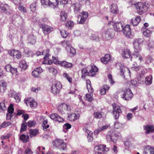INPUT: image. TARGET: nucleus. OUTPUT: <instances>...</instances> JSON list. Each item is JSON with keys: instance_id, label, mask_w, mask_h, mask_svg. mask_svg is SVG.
<instances>
[{"instance_id": "19", "label": "nucleus", "mask_w": 154, "mask_h": 154, "mask_svg": "<svg viewBox=\"0 0 154 154\" xmlns=\"http://www.w3.org/2000/svg\"><path fill=\"white\" fill-rule=\"evenodd\" d=\"M108 150V149L106 148V146L103 145H100L98 146H96L95 147L94 150L96 151L99 150L102 151H107Z\"/></svg>"}, {"instance_id": "59", "label": "nucleus", "mask_w": 154, "mask_h": 154, "mask_svg": "<svg viewBox=\"0 0 154 154\" xmlns=\"http://www.w3.org/2000/svg\"><path fill=\"white\" fill-rule=\"evenodd\" d=\"M81 15L83 18H85V20H86L88 16V14L86 12L83 11L81 13Z\"/></svg>"}, {"instance_id": "16", "label": "nucleus", "mask_w": 154, "mask_h": 154, "mask_svg": "<svg viewBox=\"0 0 154 154\" xmlns=\"http://www.w3.org/2000/svg\"><path fill=\"white\" fill-rule=\"evenodd\" d=\"M143 128L146 131L145 133L146 134L154 132V127L153 126L147 125L144 126Z\"/></svg>"}, {"instance_id": "30", "label": "nucleus", "mask_w": 154, "mask_h": 154, "mask_svg": "<svg viewBox=\"0 0 154 154\" xmlns=\"http://www.w3.org/2000/svg\"><path fill=\"white\" fill-rule=\"evenodd\" d=\"M109 88V87L106 85L103 86L102 88L100 90V94L101 95L105 94L106 92V91H107Z\"/></svg>"}, {"instance_id": "49", "label": "nucleus", "mask_w": 154, "mask_h": 154, "mask_svg": "<svg viewBox=\"0 0 154 154\" xmlns=\"http://www.w3.org/2000/svg\"><path fill=\"white\" fill-rule=\"evenodd\" d=\"M18 9L21 12H23L24 13H26L27 12V11L25 7L21 5H19Z\"/></svg>"}, {"instance_id": "17", "label": "nucleus", "mask_w": 154, "mask_h": 154, "mask_svg": "<svg viewBox=\"0 0 154 154\" xmlns=\"http://www.w3.org/2000/svg\"><path fill=\"white\" fill-rule=\"evenodd\" d=\"M42 27L44 33L45 35L49 34L52 30V28L46 25H42Z\"/></svg>"}, {"instance_id": "3", "label": "nucleus", "mask_w": 154, "mask_h": 154, "mask_svg": "<svg viewBox=\"0 0 154 154\" xmlns=\"http://www.w3.org/2000/svg\"><path fill=\"white\" fill-rule=\"evenodd\" d=\"M143 42L141 38H137L134 40L133 42L134 50L136 52H139L141 49V45Z\"/></svg>"}, {"instance_id": "9", "label": "nucleus", "mask_w": 154, "mask_h": 154, "mask_svg": "<svg viewBox=\"0 0 154 154\" xmlns=\"http://www.w3.org/2000/svg\"><path fill=\"white\" fill-rule=\"evenodd\" d=\"M57 0H41V3L42 5H53L55 7L58 5Z\"/></svg>"}, {"instance_id": "39", "label": "nucleus", "mask_w": 154, "mask_h": 154, "mask_svg": "<svg viewBox=\"0 0 154 154\" xmlns=\"http://www.w3.org/2000/svg\"><path fill=\"white\" fill-rule=\"evenodd\" d=\"M52 86H54L57 89H59L60 90L62 88V86L60 82L58 81L55 82Z\"/></svg>"}, {"instance_id": "34", "label": "nucleus", "mask_w": 154, "mask_h": 154, "mask_svg": "<svg viewBox=\"0 0 154 154\" xmlns=\"http://www.w3.org/2000/svg\"><path fill=\"white\" fill-rule=\"evenodd\" d=\"M60 17L63 21H66L67 17V14L64 11H62L60 13Z\"/></svg>"}, {"instance_id": "61", "label": "nucleus", "mask_w": 154, "mask_h": 154, "mask_svg": "<svg viewBox=\"0 0 154 154\" xmlns=\"http://www.w3.org/2000/svg\"><path fill=\"white\" fill-rule=\"evenodd\" d=\"M11 124L10 122H4L2 123V126L3 128H5L10 125Z\"/></svg>"}, {"instance_id": "52", "label": "nucleus", "mask_w": 154, "mask_h": 154, "mask_svg": "<svg viewBox=\"0 0 154 154\" xmlns=\"http://www.w3.org/2000/svg\"><path fill=\"white\" fill-rule=\"evenodd\" d=\"M71 125L69 124V123H67L63 125V129L64 132H65V130H66L68 129H69L71 128Z\"/></svg>"}, {"instance_id": "45", "label": "nucleus", "mask_w": 154, "mask_h": 154, "mask_svg": "<svg viewBox=\"0 0 154 154\" xmlns=\"http://www.w3.org/2000/svg\"><path fill=\"white\" fill-rule=\"evenodd\" d=\"M60 90L59 89H57L55 87L52 86L51 88V91L52 93L54 94H59Z\"/></svg>"}, {"instance_id": "48", "label": "nucleus", "mask_w": 154, "mask_h": 154, "mask_svg": "<svg viewBox=\"0 0 154 154\" xmlns=\"http://www.w3.org/2000/svg\"><path fill=\"white\" fill-rule=\"evenodd\" d=\"M86 20L82 17L81 15L79 17L78 20V22L79 24H83L85 23Z\"/></svg>"}, {"instance_id": "35", "label": "nucleus", "mask_w": 154, "mask_h": 154, "mask_svg": "<svg viewBox=\"0 0 154 154\" xmlns=\"http://www.w3.org/2000/svg\"><path fill=\"white\" fill-rule=\"evenodd\" d=\"M20 139L22 140L23 142L26 143L29 140V137L28 136L26 137V136L24 134H22L20 136Z\"/></svg>"}, {"instance_id": "50", "label": "nucleus", "mask_w": 154, "mask_h": 154, "mask_svg": "<svg viewBox=\"0 0 154 154\" xmlns=\"http://www.w3.org/2000/svg\"><path fill=\"white\" fill-rule=\"evenodd\" d=\"M146 148L150 154H154V147L151 146H148Z\"/></svg>"}, {"instance_id": "56", "label": "nucleus", "mask_w": 154, "mask_h": 154, "mask_svg": "<svg viewBox=\"0 0 154 154\" xmlns=\"http://www.w3.org/2000/svg\"><path fill=\"white\" fill-rule=\"evenodd\" d=\"M40 75V74L35 69L32 72V75L34 77L38 78L39 77Z\"/></svg>"}, {"instance_id": "26", "label": "nucleus", "mask_w": 154, "mask_h": 154, "mask_svg": "<svg viewBox=\"0 0 154 154\" xmlns=\"http://www.w3.org/2000/svg\"><path fill=\"white\" fill-rule=\"evenodd\" d=\"M60 64L61 66L67 68H71L72 66V63L64 61L60 62Z\"/></svg>"}, {"instance_id": "10", "label": "nucleus", "mask_w": 154, "mask_h": 154, "mask_svg": "<svg viewBox=\"0 0 154 154\" xmlns=\"http://www.w3.org/2000/svg\"><path fill=\"white\" fill-rule=\"evenodd\" d=\"M9 53L10 55L13 56L14 58L15 57L19 59L21 57V54L20 51L16 50H12L9 51Z\"/></svg>"}, {"instance_id": "7", "label": "nucleus", "mask_w": 154, "mask_h": 154, "mask_svg": "<svg viewBox=\"0 0 154 154\" xmlns=\"http://www.w3.org/2000/svg\"><path fill=\"white\" fill-rule=\"evenodd\" d=\"M118 135L115 132L109 131L108 132L106 137L108 141H112L115 143L118 138Z\"/></svg>"}, {"instance_id": "42", "label": "nucleus", "mask_w": 154, "mask_h": 154, "mask_svg": "<svg viewBox=\"0 0 154 154\" xmlns=\"http://www.w3.org/2000/svg\"><path fill=\"white\" fill-rule=\"evenodd\" d=\"M123 125V124L119 123L118 121L116 122L114 124V127L117 129L122 128Z\"/></svg>"}, {"instance_id": "37", "label": "nucleus", "mask_w": 154, "mask_h": 154, "mask_svg": "<svg viewBox=\"0 0 154 154\" xmlns=\"http://www.w3.org/2000/svg\"><path fill=\"white\" fill-rule=\"evenodd\" d=\"M26 122L25 121H23L21 126L20 132L22 133L26 131Z\"/></svg>"}, {"instance_id": "40", "label": "nucleus", "mask_w": 154, "mask_h": 154, "mask_svg": "<svg viewBox=\"0 0 154 154\" xmlns=\"http://www.w3.org/2000/svg\"><path fill=\"white\" fill-rule=\"evenodd\" d=\"M38 131L36 129H30L29 131V136L31 137L35 136L37 134Z\"/></svg>"}, {"instance_id": "5", "label": "nucleus", "mask_w": 154, "mask_h": 154, "mask_svg": "<svg viewBox=\"0 0 154 154\" xmlns=\"http://www.w3.org/2000/svg\"><path fill=\"white\" fill-rule=\"evenodd\" d=\"M133 96V94L130 89H125L124 91V93L122 97L124 100H129L132 98Z\"/></svg>"}, {"instance_id": "36", "label": "nucleus", "mask_w": 154, "mask_h": 154, "mask_svg": "<svg viewBox=\"0 0 154 154\" xmlns=\"http://www.w3.org/2000/svg\"><path fill=\"white\" fill-rule=\"evenodd\" d=\"M8 8V7L7 4L3 3H0V9L3 11H6Z\"/></svg>"}, {"instance_id": "12", "label": "nucleus", "mask_w": 154, "mask_h": 154, "mask_svg": "<svg viewBox=\"0 0 154 154\" xmlns=\"http://www.w3.org/2000/svg\"><path fill=\"white\" fill-rule=\"evenodd\" d=\"M113 26L115 31L120 32L122 30L123 24L121 22H116L113 24Z\"/></svg>"}, {"instance_id": "20", "label": "nucleus", "mask_w": 154, "mask_h": 154, "mask_svg": "<svg viewBox=\"0 0 154 154\" xmlns=\"http://www.w3.org/2000/svg\"><path fill=\"white\" fill-rule=\"evenodd\" d=\"M141 32L143 34L145 37H149L151 34V31L149 29L145 28H142L141 29Z\"/></svg>"}, {"instance_id": "44", "label": "nucleus", "mask_w": 154, "mask_h": 154, "mask_svg": "<svg viewBox=\"0 0 154 154\" xmlns=\"http://www.w3.org/2000/svg\"><path fill=\"white\" fill-rule=\"evenodd\" d=\"M92 96L93 94L91 93H90V94H87L86 95L85 99L89 102H91L93 99Z\"/></svg>"}, {"instance_id": "22", "label": "nucleus", "mask_w": 154, "mask_h": 154, "mask_svg": "<svg viewBox=\"0 0 154 154\" xmlns=\"http://www.w3.org/2000/svg\"><path fill=\"white\" fill-rule=\"evenodd\" d=\"M140 20V17L139 16H137L134 19H132L131 20V23L133 26H136L138 25Z\"/></svg>"}, {"instance_id": "57", "label": "nucleus", "mask_w": 154, "mask_h": 154, "mask_svg": "<svg viewBox=\"0 0 154 154\" xmlns=\"http://www.w3.org/2000/svg\"><path fill=\"white\" fill-rule=\"evenodd\" d=\"M94 115L96 118H101L102 117V114L101 112H95L94 113Z\"/></svg>"}, {"instance_id": "43", "label": "nucleus", "mask_w": 154, "mask_h": 154, "mask_svg": "<svg viewBox=\"0 0 154 154\" xmlns=\"http://www.w3.org/2000/svg\"><path fill=\"white\" fill-rule=\"evenodd\" d=\"M73 6L74 7V11L76 13H77L80 9V5L77 3H75L73 5Z\"/></svg>"}, {"instance_id": "41", "label": "nucleus", "mask_w": 154, "mask_h": 154, "mask_svg": "<svg viewBox=\"0 0 154 154\" xmlns=\"http://www.w3.org/2000/svg\"><path fill=\"white\" fill-rule=\"evenodd\" d=\"M67 50L68 52L69 53L71 56L74 55L76 53L75 49L74 48L72 47L71 46L70 48H69V50Z\"/></svg>"}, {"instance_id": "11", "label": "nucleus", "mask_w": 154, "mask_h": 154, "mask_svg": "<svg viewBox=\"0 0 154 154\" xmlns=\"http://www.w3.org/2000/svg\"><path fill=\"white\" fill-rule=\"evenodd\" d=\"M122 31L126 36L128 38H130L131 35V32L130 26L128 25L125 26L124 28H122Z\"/></svg>"}, {"instance_id": "38", "label": "nucleus", "mask_w": 154, "mask_h": 154, "mask_svg": "<svg viewBox=\"0 0 154 154\" xmlns=\"http://www.w3.org/2000/svg\"><path fill=\"white\" fill-rule=\"evenodd\" d=\"M128 71L129 72L130 71L128 69L124 66H121L120 68V74L122 76L124 77V73L125 72L126 70Z\"/></svg>"}, {"instance_id": "53", "label": "nucleus", "mask_w": 154, "mask_h": 154, "mask_svg": "<svg viewBox=\"0 0 154 154\" xmlns=\"http://www.w3.org/2000/svg\"><path fill=\"white\" fill-rule=\"evenodd\" d=\"M10 72H11L12 74L14 75H17L18 74L17 68L12 67L11 70Z\"/></svg>"}, {"instance_id": "18", "label": "nucleus", "mask_w": 154, "mask_h": 154, "mask_svg": "<svg viewBox=\"0 0 154 154\" xmlns=\"http://www.w3.org/2000/svg\"><path fill=\"white\" fill-rule=\"evenodd\" d=\"M90 68L88 67H85L82 70V77L85 78L87 75H89L90 73L89 72Z\"/></svg>"}, {"instance_id": "25", "label": "nucleus", "mask_w": 154, "mask_h": 154, "mask_svg": "<svg viewBox=\"0 0 154 154\" xmlns=\"http://www.w3.org/2000/svg\"><path fill=\"white\" fill-rule=\"evenodd\" d=\"M108 127L109 126L108 125H105L101 127H99V128L95 130L94 132V134L95 135L99 133L100 132L108 128Z\"/></svg>"}, {"instance_id": "31", "label": "nucleus", "mask_w": 154, "mask_h": 154, "mask_svg": "<svg viewBox=\"0 0 154 154\" xmlns=\"http://www.w3.org/2000/svg\"><path fill=\"white\" fill-rule=\"evenodd\" d=\"M137 80L139 83L143 84L144 83V75L141 74L137 77Z\"/></svg>"}, {"instance_id": "15", "label": "nucleus", "mask_w": 154, "mask_h": 154, "mask_svg": "<svg viewBox=\"0 0 154 154\" xmlns=\"http://www.w3.org/2000/svg\"><path fill=\"white\" fill-rule=\"evenodd\" d=\"M114 35L113 30L109 29L106 30L105 32L104 37L107 39L111 38Z\"/></svg>"}, {"instance_id": "28", "label": "nucleus", "mask_w": 154, "mask_h": 154, "mask_svg": "<svg viewBox=\"0 0 154 154\" xmlns=\"http://www.w3.org/2000/svg\"><path fill=\"white\" fill-rule=\"evenodd\" d=\"M28 40L29 42L33 44L36 42L35 37L33 35H31L28 36Z\"/></svg>"}, {"instance_id": "54", "label": "nucleus", "mask_w": 154, "mask_h": 154, "mask_svg": "<svg viewBox=\"0 0 154 154\" xmlns=\"http://www.w3.org/2000/svg\"><path fill=\"white\" fill-rule=\"evenodd\" d=\"M40 147H38L35 151L33 152L32 154H44L42 151H40Z\"/></svg>"}, {"instance_id": "51", "label": "nucleus", "mask_w": 154, "mask_h": 154, "mask_svg": "<svg viewBox=\"0 0 154 154\" xmlns=\"http://www.w3.org/2000/svg\"><path fill=\"white\" fill-rule=\"evenodd\" d=\"M98 70V68L95 66H92L91 68L90 69L89 72L90 73H92V72H96Z\"/></svg>"}, {"instance_id": "33", "label": "nucleus", "mask_w": 154, "mask_h": 154, "mask_svg": "<svg viewBox=\"0 0 154 154\" xmlns=\"http://www.w3.org/2000/svg\"><path fill=\"white\" fill-rule=\"evenodd\" d=\"M117 7L116 5L112 4L111 5L110 12L113 14H116L117 13Z\"/></svg>"}, {"instance_id": "4", "label": "nucleus", "mask_w": 154, "mask_h": 154, "mask_svg": "<svg viewBox=\"0 0 154 154\" xmlns=\"http://www.w3.org/2000/svg\"><path fill=\"white\" fill-rule=\"evenodd\" d=\"M70 109V106L65 103H63L59 106L58 111L61 114L68 113Z\"/></svg>"}, {"instance_id": "6", "label": "nucleus", "mask_w": 154, "mask_h": 154, "mask_svg": "<svg viewBox=\"0 0 154 154\" xmlns=\"http://www.w3.org/2000/svg\"><path fill=\"white\" fill-rule=\"evenodd\" d=\"M113 106V113L115 119H117L119 116V113H121L122 111L120 107L117 105L116 103H113L112 104Z\"/></svg>"}, {"instance_id": "58", "label": "nucleus", "mask_w": 154, "mask_h": 154, "mask_svg": "<svg viewBox=\"0 0 154 154\" xmlns=\"http://www.w3.org/2000/svg\"><path fill=\"white\" fill-rule=\"evenodd\" d=\"M57 1L58 5L59 2L61 5H66L67 3L68 0H57Z\"/></svg>"}, {"instance_id": "14", "label": "nucleus", "mask_w": 154, "mask_h": 154, "mask_svg": "<svg viewBox=\"0 0 154 154\" xmlns=\"http://www.w3.org/2000/svg\"><path fill=\"white\" fill-rule=\"evenodd\" d=\"M50 117L52 120L59 122H61L63 121V119L56 113L51 114L50 116Z\"/></svg>"}, {"instance_id": "27", "label": "nucleus", "mask_w": 154, "mask_h": 154, "mask_svg": "<svg viewBox=\"0 0 154 154\" xmlns=\"http://www.w3.org/2000/svg\"><path fill=\"white\" fill-rule=\"evenodd\" d=\"M123 57L125 58H129L131 56V52L128 49L124 50L122 54Z\"/></svg>"}, {"instance_id": "1", "label": "nucleus", "mask_w": 154, "mask_h": 154, "mask_svg": "<svg viewBox=\"0 0 154 154\" xmlns=\"http://www.w3.org/2000/svg\"><path fill=\"white\" fill-rule=\"evenodd\" d=\"M149 7V5L146 3L139 2L136 5L137 11L140 14H141L144 12H146Z\"/></svg>"}, {"instance_id": "8", "label": "nucleus", "mask_w": 154, "mask_h": 154, "mask_svg": "<svg viewBox=\"0 0 154 154\" xmlns=\"http://www.w3.org/2000/svg\"><path fill=\"white\" fill-rule=\"evenodd\" d=\"M54 145L56 147L60 148L62 149H64L66 147V145L64 143L63 140L59 139H56L53 143Z\"/></svg>"}, {"instance_id": "23", "label": "nucleus", "mask_w": 154, "mask_h": 154, "mask_svg": "<svg viewBox=\"0 0 154 154\" xmlns=\"http://www.w3.org/2000/svg\"><path fill=\"white\" fill-rule=\"evenodd\" d=\"M79 115L78 114L76 115L75 114L73 113L68 116L69 119L72 121L76 120L79 119Z\"/></svg>"}, {"instance_id": "32", "label": "nucleus", "mask_w": 154, "mask_h": 154, "mask_svg": "<svg viewBox=\"0 0 154 154\" xmlns=\"http://www.w3.org/2000/svg\"><path fill=\"white\" fill-rule=\"evenodd\" d=\"M152 76L149 75L145 78L144 82L147 85H149L151 84Z\"/></svg>"}, {"instance_id": "64", "label": "nucleus", "mask_w": 154, "mask_h": 154, "mask_svg": "<svg viewBox=\"0 0 154 154\" xmlns=\"http://www.w3.org/2000/svg\"><path fill=\"white\" fill-rule=\"evenodd\" d=\"M31 150L29 148H27L25 149L24 154H32Z\"/></svg>"}, {"instance_id": "63", "label": "nucleus", "mask_w": 154, "mask_h": 154, "mask_svg": "<svg viewBox=\"0 0 154 154\" xmlns=\"http://www.w3.org/2000/svg\"><path fill=\"white\" fill-rule=\"evenodd\" d=\"M6 107L5 106V104L4 102H2L0 103V109L2 110L5 109Z\"/></svg>"}, {"instance_id": "24", "label": "nucleus", "mask_w": 154, "mask_h": 154, "mask_svg": "<svg viewBox=\"0 0 154 154\" xmlns=\"http://www.w3.org/2000/svg\"><path fill=\"white\" fill-rule=\"evenodd\" d=\"M61 45L62 46L65 48L66 50H69V49L71 46L70 43L69 41L65 40L61 42Z\"/></svg>"}, {"instance_id": "29", "label": "nucleus", "mask_w": 154, "mask_h": 154, "mask_svg": "<svg viewBox=\"0 0 154 154\" xmlns=\"http://www.w3.org/2000/svg\"><path fill=\"white\" fill-rule=\"evenodd\" d=\"M19 66L20 67L24 70L26 69L28 67V65L26 64V62L24 60H22L20 62Z\"/></svg>"}, {"instance_id": "55", "label": "nucleus", "mask_w": 154, "mask_h": 154, "mask_svg": "<svg viewBox=\"0 0 154 154\" xmlns=\"http://www.w3.org/2000/svg\"><path fill=\"white\" fill-rule=\"evenodd\" d=\"M60 33L62 37L63 38H66L68 35V32L64 30L61 31Z\"/></svg>"}, {"instance_id": "46", "label": "nucleus", "mask_w": 154, "mask_h": 154, "mask_svg": "<svg viewBox=\"0 0 154 154\" xmlns=\"http://www.w3.org/2000/svg\"><path fill=\"white\" fill-rule=\"evenodd\" d=\"M36 4V2H34L32 3L30 5V8L32 12L35 11L36 10L37 6Z\"/></svg>"}, {"instance_id": "60", "label": "nucleus", "mask_w": 154, "mask_h": 154, "mask_svg": "<svg viewBox=\"0 0 154 154\" xmlns=\"http://www.w3.org/2000/svg\"><path fill=\"white\" fill-rule=\"evenodd\" d=\"M14 111V109L12 105L11 104L8 109V113H13Z\"/></svg>"}, {"instance_id": "13", "label": "nucleus", "mask_w": 154, "mask_h": 154, "mask_svg": "<svg viewBox=\"0 0 154 154\" xmlns=\"http://www.w3.org/2000/svg\"><path fill=\"white\" fill-rule=\"evenodd\" d=\"M27 106H29L31 107L36 106L37 103L33 100L32 98H28L27 100H25Z\"/></svg>"}, {"instance_id": "47", "label": "nucleus", "mask_w": 154, "mask_h": 154, "mask_svg": "<svg viewBox=\"0 0 154 154\" xmlns=\"http://www.w3.org/2000/svg\"><path fill=\"white\" fill-rule=\"evenodd\" d=\"M48 71L52 73L54 75L56 74L57 73V70L54 67H50L48 68Z\"/></svg>"}, {"instance_id": "21", "label": "nucleus", "mask_w": 154, "mask_h": 154, "mask_svg": "<svg viewBox=\"0 0 154 154\" xmlns=\"http://www.w3.org/2000/svg\"><path fill=\"white\" fill-rule=\"evenodd\" d=\"M111 60V57L109 54H106L104 57L101 58V61L105 64H106L107 62Z\"/></svg>"}, {"instance_id": "62", "label": "nucleus", "mask_w": 154, "mask_h": 154, "mask_svg": "<svg viewBox=\"0 0 154 154\" xmlns=\"http://www.w3.org/2000/svg\"><path fill=\"white\" fill-rule=\"evenodd\" d=\"M74 25L73 22L72 21H69L66 23V25L67 26L70 27L73 26Z\"/></svg>"}, {"instance_id": "2", "label": "nucleus", "mask_w": 154, "mask_h": 154, "mask_svg": "<svg viewBox=\"0 0 154 154\" xmlns=\"http://www.w3.org/2000/svg\"><path fill=\"white\" fill-rule=\"evenodd\" d=\"M50 55V54L48 53H46L45 56L44 57V60L43 62V64L50 65L52 64L53 62L55 64H60V61L58 60L57 58L53 57L52 59L53 61L52 60H49V56Z\"/></svg>"}]
</instances>
